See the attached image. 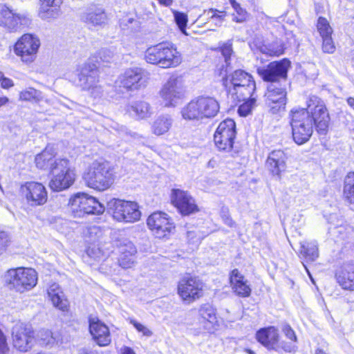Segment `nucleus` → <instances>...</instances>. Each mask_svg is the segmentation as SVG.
I'll list each match as a JSON object with an SVG mask.
<instances>
[{
	"mask_svg": "<svg viewBox=\"0 0 354 354\" xmlns=\"http://www.w3.org/2000/svg\"><path fill=\"white\" fill-rule=\"evenodd\" d=\"M307 104V109L291 111L292 138L297 145H303L309 140L314 124L322 135H326L328 129L330 116L323 100L313 95L309 97Z\"/></svg>",
	"mask_w": 354,
	"mask_h": 354,
	"instance_id": "1",
	"label": "nucleus"
},
{
	"mask_svg": "<svg viewBox=\"0 0 354 354\" xmlns=\"http://www.w3.org/2000/svg\"><path fill=\"white\" fill-rule=\"evenodd\" d=\"M86 185L97 191L109 189L114 182L113 168L103 160L93 161L83 176Z\"/></svg>",
	"mask_w": 354,
	"mask_h": 354,
	"instance_id": "2",
	"label": "nucleus"
},
{
	"mask_svg": "<svg viewBox=\"0 0 354 354\" xmlns=\"http://www.w3.org/2000/svg\"><path fill=\"white\" fill-rule=\"evenodd\" d=\"M145 58L147 62L163 68L176 67L182 62L181 54L176 46L169 42H162L149 47L145 51Z\"/></svg>",
	"mask_w": 354,
	"mask_h": 354,
	"instance_id": "3",
	"label": "nucleus"
},
{
	"mask_svg": "<svg viewBox=\"0 0 354 354\" xmlns=\"http://www.w3.org/2000/svg\"><path fill=\"white\" fill-rule=\"evenodd\" d=\"M219 111L216 100L209 96H199L185 105L180 111L182 118L185 120H201L213 118Z\"/></svg>",
	"mask_w": 354,
	"mask_h": 354,
	"instance_id": "4",
	"label": "nucleus"
},
{
	"mask_svg": "<svg viewBox=\"0 0 354 354\" xmlns=\"http://www.w3.org/2000/svg\"><path fill=\"white\" fill-rule=\"evenodd\" d=\"M5 281L10 289L24 292L34 288L37 282V274L32 268H17L8 270Z\"/></svg>",
	"mask_w": 354,
	"mask_h": 354,
	"instance_id": "5",
	"label": "nucleus"
},
{
	"mask_svg": "<svg viewBox=\"0 0 354 354\" xmlns=\"http://www.w3.org/2000/svg\"><path fill=\"white\" fill-rule=\"evenodd\" d=\"M53 167L51 178L48 183L50 189L54 192H61L69 188L75 182V174L71 167L68 159L59 160Z\"/></svg>",
	"mask_w": 354,
	"mask_h": 354,
	"instance_id": "6",
	"label": "nucleus"
},
{
	"mask_svg": "<svg viewBox=\"0 0 354 354\" xmlns=\"http://www.w3.org/2000/svg\"><path fill=\"white\" fill-rule=\"evenodd\" d=\"M68 205L74 217L100 214L104 211V207L96 198L84 193H78L71 198Z\"/></svg>",
	"mask_w": 354,
	"mask_h": 354,
	"instance_id": "7",
	"label": "nucleus"
},
{
	"mask_svg": "<svg viewBox=\"0 0 354 354\" xmlns=\"http://www.w3.org/2000/svg\"><path fill=\"white\" fill-rule=\"evenodd\" d=\"M108 205L113 218L119 222L134 223L140 218L139 205L134 201L113 198Z\"/></svg>",
	"mask_w": 354,
	"mask_h": 354,
	"instance_id": "8",
	"label": "nucleus"
},
{
	"mask_svg": "<svg viewBox=\"0 0 354 354\" xmlns=\"http://www.w3.org/2000/svg\"><path fill=\"white\" fill-rule=\"evenodd\" d=\"M77 84L84 90H91V94L95 97H100L102 87L97 85V66L91 59L82 64L78 68Z\"/></svg>",
	"mask_w": 354,
	"mask_h": 354,
	"instance_id": "9",
	"label": "nucleus"
},
{
	"mask_svg": "<svg viewBox=\"0 0 354 354\" xmlns=\"http://www.w3.org/2000/svg\"><path fill=\"white\" fill-rule=\"evenodd\" d=\"M185 94V86L182 79L171 75L162 85L159 95L165 106H175Z\"/></svg>",
	"mask_w": 354,
	"mask_h": 354,
	"instance_id": "10",
	"label": "nucleus"
},
{
	"mask_svg": "<svg viewBox=\"0 0 354 354\" xmlns=\"http://www.w3.org/2000/svg\"><path fill=\"white\" fill-rule=\"evenodd\" d=\"M256 337L259 342L269 350H274L277 352L283 350L291 353L297 349V346L293 344L284 342H279L278 330L274 326L260 329L257 331Z\"/></svg>",
	"mask_w": 354,
	"mask_h": 354,
	"instance_id": "11",
	"label": "nucleus"
},
{
	"mask_svg": "<svg viewBox=\"0 0 354 354\" xmlns=\"http://www.w3.org/2000/svg\"><path fill=\"white\" fill-rule=\"evenodd\" d=\"M39 46L40 40L36 35L24 34L15 43L14 52L23 62L30 64L35 60Z\"/></svg>",
	"mask_w": 354,
	"mask_h": 354,
	"instance_id": "12",
	"label": "nucleus"
},
{
	"mask_svg": "<svg viewBox=\"0 0 354 354\" xmlns=\"http://www.w3.org/2000/svg\"><path fill=\"white\" fill-rule=\"evenodd\" d=\"M13 347L20 352H28L35 343V332L32 327L26 323L17 322L12 328Z\"/></svg>",
	"mask_w": 354,
	"mask_h": 354,
	"instance_id": "13",
	"label": "nucleus"
},
{
	"mask_svg": "<svg viewBox=\"0 0 354 354\" xmlns=\"http://www.w3.org/2000/svg\"><path fill=\"white\" fill-rule=\"evenodd\" d=\"M203 283L196 277H186L178 285V295L185 304H191L203 296Z\"/></svg>",
	"mask_w": 354,
	"mask_h": 354,
	"instance_id": "14",
	"label": "nucleus"
},
{
	"mask_svg": "<svg viewBox=\"0 0 354 354\" xmlns=\"http://www.w3.org/2000/svg\"><path fill=\"white\" fill-rule=\"evenodd\" d=\"M236 137V124L232 119L222 121L218 126L214 136L216 147L220 151H230Z\"/></svg>",
	"mask_w": 354,
	"mask_h": 354,
	"instance_id": "15",
	"label": "nucleus"
},
{
	"mask_svg": "<svg viewBox=\"0 0 354 354\" xmlns=\"http://www.w3.org/2000/svg\"><path fill=\"white\" fill-rule=\"evenodd\" d=\"M147 225L156 238L163 239L174 233L175 226L168 216L162 212H156L147 218Z\"/></svg>",
	"mask_w": 354,
	"mask_h": 354,
	"instance_id": "16",
	"label": "nucleus"
},
{
	"mask_svg": "<svg viewBox=\"0 0 354 354\" xmlns=\"http://www.w3.org/2000/svg\"><path fill=\"white\" fill-rule=\"evenodd\" d=\"M30 23V17L25 13H15L5 5H0V26L10 32H16Z\"/></svg>",
	"mask_w": 354,
	"mask_h": 354,
	"instance_id": "17",
	"label": "nucleus"
},
{
	"mask_svg": "<svg viewBox=\"0 0 354 354\" xmlns=\"http://www.w3.org/2000/svg\"><path fill=\"white\" fill-rule=\"evenodd\" d=\"M290 66V62L283 59L279 62H270L266 67L258 68L257 71L264 81L277 84L281 80H286Z\"/></svg>",
	"mask_w": 354,
	"mask_h": 354,
	"instance_id": "18",
	"label": "nucleus"
},
{
	"mask_svg": "<svg viewBox=\"0 0 354 354\" xmlns=\"http://www.w3.org/2000/svg\"><path fill=\"white\" fill-rule=\"evenodd\" d=\"M21 192L31 206L42 205L48 199L46 187L40 183L27 182L21 185Z\"/></svg>",
	"mask_w": 354,
	"mask_h": 354,
	"instance_id": "19",
	"label": "nucleus"
},
{
	"mask_svg": "<svg viewBox=\"0 0 354 354\" xmlns=\"http://www.w3.org/2000/svg\"><path fill=\"white\" fill-rule=\"evenodd\" d=\"M266 103L273 114L283 111L286 104V88L277 86V84H270L265 95Z\"/></svg>",
	"mask_w": 354,
	"mask_h": 354,
	"instance_id": "20",
	"label": "nucleus"
},
{
	"mask_svg": "<svg viewBox=\"0 0 354 354\" xmlns=\"http://www.w3.org/2000/svg\"><path fill=\"white\" fill-rule=\"evenodd\" d=\"M119 86L127 91H133L145 86L146 80L140 68L127 69L119 78Z\"/></svg>",
	"mask_w": 354,
	"mask_h": 354,
	"instance_id": "21",
	"label": "nucleus"
},
{
	"mask_svg": "<svg viewBox=\"0 0 354 354\" xmlns=\"http://www.w3.org/2000/svg\"><path fill=\"white\" fill-rule=\"evenodd\" d=\"M171 201L183 215H189L198 211L195 200L187 192L174 189Z\"/></svg>",
	"mask_w": 354,
	"mask_h": 354,
	"instance_id": "22",
	"label": "nucleus"
},
{
	"mask_svg": "<svg viewBox=\"0 0 354 354\" xmlns=\"http://www.w3.org/2000/svg\"><path fill=\"white\" fill-rule=\"evenodd\" d=\"M82 20L92 26L102 27L107 24L104 9L97 5H91L81 16Z\"/></svg>",
	"mask_w": 354,
	"mask_h": 354,
	"instance_id": "23",
	"label": "nucleus"
},
{
	"mask_svg": "<svg viewBox=\"0 0 354 354\" xmlns=\"http://www.w3.org/2000/svg\"><path fill=\"white\" fill-rule=\"evenodd\" d=\"M89 330L93 339L100 346H106L111 343L109 328L97 318L89 320Z\"/></svg>",
	"mask_w": 354,
	"mask_h": 354,
	"instance_id": "24",
	"label": "nucleus"
},
{
	"mask_svg": "<svg viewBox=\"0 0 354 354\" xmlns=\"http://www.w3.org/2000/svg\"><path fill=\"white\" fill-rule=\"evenodd\" d=\"M227 70L225 68L221 72V75H223L222 78L223 85L228 90L229 87H237L245 84H249L254 82L252 75L242 70H236L230 75H227Z\"/></svg>",
	"mask_w": 354,
	"mask_h": 354,
	"instance_id": "25",
	"label": "nucleus"
},
{
	"mask_svg": "<svg viewBox=\"0 0 354 354\" xmlns=\"http://www.w3.org/2000/svg\"><path fill=\"white\" fill-rule=\"evenodd\" d=\"M337 282L343 289L354 290V263H344L335 273Z\"/></svg>",
	"mask_w": 354,
	"mask_h": 354,
	"instance_id": "26",
	"label": "nucleus"
},
{
	"mask_svg": "<svg viewBox=\"0 0 354 354\" xmlns=\"http://www.w3.org/2000/svg\"><path fill=\"white\" fill-rule=\"evenodd\" d=\"M256 89L255 82L245 84L237 87H229L228 97H231L234 103L245 101L246 99L254 97V92Z\"/></svg>",
	"mask_w": 354,
	"mask_h": 354,
	"instance_id": "27",
	"label": "nucleus"
},
{
	"mask_svg": "<svg viewBox=\"0 0 354 354\" xmlns=\"http://www.w3.org/2000/svg\"><path fill=\"white\" fill-rule=\"evenodd\" d=\"M230 281L234 292L239 296L247 297L250 295L251 288L248 281L244 279L237 269H234L230 274Z\"/></svg>",
	"mask_w": 354,
	"mask_h": 354,
	"instance_id": "28",
	"label": "nucleus"
},
{
	"mask_svg": "<svg viewBox=\"0 0 354 354\" xmlns=\"http://www.w3.org/2000/svg\"><path fill=\"white\" fill-rule=\"evenodd\" d=\"M286 156L281 150H274L269 153L266 160V167L274 176H279L285 168Z\"/></svg>",
	"mask_w": 354,
	"mask_h": 354,
	"instance_id": "29",
	"label": "nucleus"
},
{
	"mask_svg": "<svg viewBox=\"0 0 354 354\" xmlns=\"http://www.w3.org/2000/svg\"><path fill=\"white\" fill-rule=\"evenodd\" d=\"M127 111L138 120H143L151 116V108L150 104L143 100L132 102L127 106Z\"/></svg>",
	"mask_w": 354,
	"mask_h": 354,
	"instance_id": "30",
	"label": "nucleus"
},
{
	"mask_svg": "<svg viewBox=\"0 0 354 354\" xmlns=\"http://www.w3.org/2000/svg\"><path fill=\"white\" fill-rule=\"evenodd\" d=\"M62 158H55V154L51 149L46 148L41 153L35 156V162L37 168L52 171L53 167Z\"/></svg>",
	"mask_w": 354,
	"mask_h": 354,
	"instance_id": "31",
	"label": "nucleus"
},
{
	"mask_svg": "<svg viewBox=\"0 0 354 354\" xmlns=\"http://www.w3.org/2000/svg\"><path fill=\"white\" fill-rule=\"evenodd\" d=\"M48 295L53 306L62 311H67L68 302L58 284L53 283L48 289Z\"/></svg>",
	"mask_w": 354,
	"mask_h": 354,
	"instance_id": "32",
	"label": "nucleus"
},
{
	"mask_svg": "<svg viewBox=\"0 0 354 354\" xmlns=\"http://www.w3.org/2000/svg\"><path fill=\"white\" fill-rule=\"evenodd\" d=\"M173 124V119L169 115L158 116L153 122L151 130L156 136L163 135L169 131Z\"/></svg>",
	"mask_w": 354,
	"mask_h": 354,
	"instance_id": "33",
	"label": "nucleus"
},
{
	"mask_svg": "<svg viewBox=\"0 0 354 354\" xmlns=\"http://www.w3.org/2000/svg\"><path fill=\"white\" fill-rule=\"evenodd\" d=\"M299 253L306 261H314L319 256L316 242H303L300 243Z\"/></svg>",
	"mask_w": 354,
	"mask_h": 354,
	"instance_id": "34",
	"label": "nucleus"
},
{
	"mask_svg": "<svg viewBox=\"0 0 354 354\" xmlns=\"http://www.w3.org/2000/svg\"><path fill=\"white\" fill-rule=\"evenodd\" d=\"M343 196L347 203L354 205V171L348 172L344 178Z\"/></svg>",
	"mask_w": 354,
	"mask_h": 354,
	"instance_id": "35",
	"label": "nucleus"
},
{
	"mask_svg": "<svg viewBox=\"0 0 354 354\" xmlns=\"http://www.w3.org/2000/svg\"><path fill=\"white\" fill-rule=\"evenodd\" d=\"M203 15L207 17L209 21H212L216 26L220 27L225 19L226 12L217 9L210 8L205 10Z\"/></svg>",
	"mask_w": 354,
	"mask_h": 354,
	"instance_id": "36",
	"label": "nucleus"
},
{
	"mask_svg": "<svg viewBox=\"0 0 354 354\" xmlns=\"http://www.w3.org/2000/svg\"><path fill=\"white\" fill-rule=\"evenodd\" d=\"M259 50L270 56H279L283 53V47L279 43L272 44H261L258 46Z\"/></svg>",
	"mask_w": 354,
	"mask_h": 354,
	"instance_id": "37",
	"label": "nucleus"
},
{
	"mask_svg": "<svg viewBox=\"0 0 354 354\" xmlns=\"http://www.w3.org/2000/svg\"><path fill=\"white\" fill-rule=\"evenodd\" d=\"M199 315L203 320L211 324H214L216 322V310L208 304H203L201 306Z\"/></svg>",
	"mask_w": 354,
	"mask_h": 354,
	"instance_id": "38",
	"label": "nucleus"
},
{
	"mask_svg": "<svg viewBox=\"0 0 354 354\" xmlns=\"http://www.w3.org/2000/svg\"><path fill=\"white\" fill-rule=\"evenodd\" d=\"M39 15L41 19L45 20L56 19L60 15L59 6L46 7L41 5Z\"/></svg>",
	"mask_w": 354,
	"mask_h": 354,
	"instance_id": "39",
	"label": "nucleus"
},
{
	"mask_svg": "<svg viewBox=\"0 0 354 354\" xmlns=\"http://www.w3.org/2000/svg\"><path fill=\"white\" fill-rule=\"evenodd\" d=\"M41 98V93L31 87L23 90L19 93V100L22 101L38 102Z\"/></svg>",
	"mask_w": 354,
	"mask_h": 354,
	"instance_id": "40",
	"label": "nucleus"
},
{
	"mask_svg": "<svg viewBox=\"0 0 354 354\" xmlns=\"http://www.w3.org/2000/svg\"><path fill=\"white\" fill-rule=\"evenodd\" d=\"M37 338L40 344L44 346H53L56 342V337L48 329H41L37 333Z\"/></svg>",
	"mask_w": 354,
	"mask_h": 354,
	"instance_id": "41",
	"label": "nucleus"
},
{
	"mask_svg": "<svg viewBox=\"0 0 354 354\" xmlns=\"http://www.w3.org/2000/svg\"><path fill=\"white\" fill-rule=\"evenodd\" d=\"M232 7L234 9L237 15L233 16V21L237 23H241L245 21L247 18V12L245 9L242 8L241 5L235 0H230Z\"/></svg>",
	"mask_w": 354,
	"mask_h": 354,
	"instance_id": "42",
	"label": "nucleus"
},
{
	"mask_svg": "<svg viewBox=\"0 0 354 354\" xmlns=\"http://www.w3.org/2000/svg\"><path fill=\"white\" fill-rule=\"evenodd\" d=\"M239 107L238 112L241 116H246L250 113L256 102V97L246 99Z\"/></svg>",
	"mask_w": 354,
	"mask_h": 354,
	"instance_id": "43",
	"label": "nucleus"
},
{
	"mask_svg": "<svg viewBox=\"0 0 354 354\" xmlns=\"http://www.w3.org/2000/svg\"><path fill=\"white\" fill-rule=\"evenodd\" d=\"M317 27L322 37L331 35L332 28L325 18L319 17L318 19Z\"/></svg>",
	"mask_w": 354,
	"mask_h": 354,
	"instance_id": "44",
	"label": "nucleus"
},
{
	"mask_svg": "<svg viewBox=\"0 0 354 354\" xmlns=\"http://www.w3.org/2000/svg\"><path fill=\"white\" fill-rule=\"evenodd\" d=\"M174 16L175 21H176L177 26H178L180 30L183 33L187 35L186 31H185V28H186L187 24V15H185L183 12L174 11Z\"/></svg>",
	"mask_w": 354,
	"mask_h": 354,
	"instance_id": "45",
	"label": "nucleus"
},
{
	"mask_svg": "<svg viewBox=\"0 0 354 354\" xmlns=\"http://www.w3.org/2000/svg\"><path fill=\"white\" fill-rule=\"evenodd\" d=\"M10 243V234L6 231L0 230V255L6 252Z\"/></svg>",
	"mask_w": 354,
	"mask_h": 354,
	"instance_id": "46",
	"label": "nucleus"
},
{
	"mask_svg": "<svg viewBox=\"0 0 354 354\" xmlns=\"http://www.w3.org/2000/svg\"><path fill=\"white\" fill-rule=\"evenodd\" d=\"M136 257L127 254H120L118 262L120 266L124 269L131 268L135 263Z\"/></svg>",
	"mask_w": 354,
	"mask_h": 354,
	"instance_id": "47",
	"label": "nucleus"
},
{
	"mask_svg": "<svg viewBox=\"0 0 354 354\" xmlns=\"http://www.w3.org/2000/svg\"><path fill=\"white\" fill-rule=\"evenodd\" d=\"M136 248L135 245L130 241L123 243L120 247V254H128L130 257H135L136 254Z\"/></svg>",
	"mask_w": 354,
	"mask_h": 354,
	"instance_id": "48",
	"label": "nucleus"
},
{
	"mask_svg": "<svg viewBox=\"0 0 354 354\" xmlns=\"http://www.w3.org/2000/svg\"><path fill=\"white\" fill-rule=\"evenodd\" d=\"M221 51L223 55V56L225 58V62L226 64V68L227 69V67L230 64V57L233 53L232 44L231 43H225L221 47Z\"/></svg>",
	"mask_w": 354,
	"mask_h": 354,
	"instance_id": "49",
	"label": "nucleus"
},
{
	"mask_svg": "<svg viewBox=\"0 0 354 354\" xmlns=\"http://www.w3.org/2000/svg\"><path fill=\"white\" fill-rule=\"evenodd\" d=\"M323 39L322 48L324 52L333 53L335 51V46L333 44L330 35L322 37Z\"/></svg>",
	"mask_w": 354,
	"mask_h": 354,
	"instance_id": "50",
	"label": "nucleus"
},
{
	"mask_svg": "<svg viewBox=\"0 0 354 354\" xmlns=\"http://www.w3.org/2000/svg\"><path fill=\"white\" fill-rule=\"evenodd\" d=\"M130 323L136 328L138 332L142 333L143 335L147 337H150L152 335V332L148 328L142 324L138 323L137 321L131 319Z\"/></svg>",
	"mask_w": 354,
	"mask_h": 354,
	"instance_id": "51",
	"label": "nucleus"
},
{
	"mask_svg": "<svg viewBox=\"0 0 354 354\" xmlns=\"http://www.w3.org/2000/svg\"><path fill=\"white\" fill-rule=\"evenodd\" d=\"M282 331L286 337L292 342L290 343L295 345V343L297 342V338L295 331L292 329L290 326L288 324H285L282 328Z\"/></svg>",
	"mask_w": 354,
	"mask_h": 354,
	"instance_id": "52",
	"label": "nucleus"
},
{
	"mask_svg": "<svg viewBox=\"0 0 354 354\" xmlns=\"http://www.w3.org/2000/svg\"><path fill=\"white\" fill-rule=\"evenodd\" d=\"M188 241L192 243H197L203 239V236L198 234L197 230H189L187 232Z\"/></svg>",
	"mask_w": 354,
	"mask_h": 354,
	"instance_id": "53",
	"label": "nucleus"
},
{
	"mask_svg": "<svg viewBox=\"0 0 354 354\" xmlns=\"http://www.w3.org/2000/svg\"><path fill=\"white\" fill-rule=\"evenodd\" d=\"M113 53L109 49H102L98 53V56L104 62H109L112 59Z\"/></svg>",
	"mask_w": 354,
	"mask_h": 354,
	"instance_id": "54",
	"label": "nucleus"
},
{
	"mask_svg": "<svg viewBox=\"0 0 354 354\" xmlns=\"http://www.w3.org/2000/svg\"><path fill=\"white\" fill-rule=\"evenodd\" d=\"M221 218L223 221L226 224L227 226L232 227H234L235 223L231 218V216L229 214L228 210L223 209L221 213Z\"/></svg>",
	"mask_w": 354,
	"mask_h": 354,
	"instance_id": "55",
	"label": "nucleus"
},
{
	"mask_svg": "<svg viewBox=\"0 0 354 354\" xmlns=\"http://www.w3.org/2000/svg\"><path fill=\"white\" fill-rule=\"evenodd\" d=\"M8 351L6 339L3 332L0 330V354H6Z\"/></svg>",
	"mask_w": 354,
	"mask_h": 354,
	"instance_id": "56",
	"label": "nucleus"
},
{
	"mask_svg": "<svg viewBox=\"0 0 354 354\" xmlns=\"http://www.w3.org/2000/svg\"><path fill=\"white\" fill-rule=\"evenodd\" d=\"M0 83H1V86L5 89H8L14 86L13 81L8 77H4L3 74V78H2V80H1Z\"/></svg>",
	"mask_w": 354,
	"mask_h": 354,
	"instance_id": "57",
	"label": "nucleus"
},
{
	"mask_svg": "<svg viewBox=\"0 0 354 354\" xmlns=\"http://www.w3.org/2000/svg\"><path fill=\"white\" fill-rule=\"evenodd\" d=\"M41 5L44 6H60L62 0H40Z\"/></svg>",
	"mask_w": 354,
	"mask_h": 354,
	"instance_id": "58",
	"label": "nucleus"
},
{
	"mask_svg": "<svg viewBox=\"0 0 354 354\" xmlns=\"http://www.w3.org/2000/svg\"><path fill=\"white\" fill-rule=\"evenodd\" d=\"M79 354H97V352L93 350L84 348L79 351Z\"/></svg>",
	"mask_w": 354,
	"mask_h": 354,
	"instance_id": "59",
	"label": "nucleus"
},
{
	"mask_svg": "<svg viewBox=\"0 0 354 354\" xmlns=\"http://www.w3.org/2000/svg\"><path fill=\"white\" fill-rule=\"evenodd\" d=\"M122 354H136V353L131 348L124 346L122 349Z\"/></svg>",
	"mask_w": 354,
	"mask_h": 354,
	"instance_id": "60",
	"label": "nucleus"
},
{
	"mask_svg": "<svg viewBox=\"0 0 354 354\" xmlns=\"http://www.w3.org/2000/svg\"><path fill=\"white\" fill-rule=\"evenodd\" d=\"M9 102V99L6 96L0 97V108L6 104H8Z\"/></svg>",
	"mask_w": 354,
	"mask_h": 354,
	"instance_id": "61",
	"label": "nucleus"
},
{
	"mask_svg": "<svg viewBox=\"0 0 354 354\" xmlns=\"http://www.w3.org/2000/svg\"><path fill=\"white\" fill-rule=\"evenodd\" d=\"M160 4L163 5L165 6H169L171 5L173 0H158Z\"/></svg>",
	"mask_w": 354,
	"mask_h": 354,
	"instance_id": "62",
	"label": "nucleus"
},
{
	"mask_svg": "<svg viewBox=\"0 0 354 354\" xmlns=\"http://www.w3.org/2000/svg\"><path fill=\"white\" fill-rule=\"evenodd\" d=\"M347 103L348 104L354 109V98L353 97H348L347 99Z\"/></svg>",
	"mask_w": 354,
	"mask_h": 354,
	"instance_id": "63",
	"label": "nucleus"
},
{
	"mask_svg": "<svg viewBox=\"0 0 354 354\" xmlns=\"http://www.w3.org/2000/svg\"><path fill=\"white\" fill-rule=\"evenodd\" d=\"M315 354H326V353H325L322 350L318 349V350H317Z\"/></svg>",
	"mask_w": 354,
	"mask_h": 354,
	"instance_id": "64",
	"label": "nucleus"
}]
</instances>
